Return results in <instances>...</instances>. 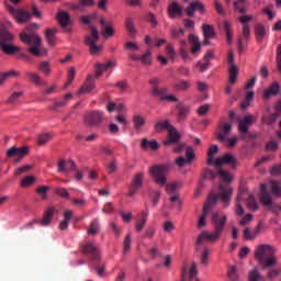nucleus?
Segmentation results:
<instances>
[{"instance_id": "nucleus-31", "label": "nucleus", "mask_w": 281, "mask_h": 281, "mask_svg": "<svg viewBox=\"0 0 281 281\" xmlns=\"http://www.w3.org/2000/svg\"><path fill=\"white\" fill-rule=\"evenodd\" d=\"M238 80V66L232 65L228 69V82L229 85H236Z\"/></svg>"}, {"instance_id": "nucleus-50", "label": "nucleus", "mask_w": 281, "mask_h": 281, "mask_svg": "<svg viewBox=\"0 0 281 281\" xmlns=\"http://www.w3.org/2000/svg\"><path fill=\"white\" fill-rule=\"evenodd\" d=\"M246 205L247 207H249V210H252L254 212H256V210H258V202H256V198L254 196V194H250L247 200H246Z\"/></svg>"}, {"instance_id": "nucleus-13", "label": "nucleus", "mask_w": 281, "mask_h": 281, "mask_svg": "<svg viewBox=\"0 0 281 281\" xmlns=\"http://www.w3.org/2000/svg\"><path fill=\"white\" fill-rule=\"evenodd\" d=\"M184 12L188 14V16L192 18L194 16L195 12H200V14L205 13V5H203V2L196 0L189 3Z\"/></svg>"}, {"instance_id": "nucleus-33", "label": "nucleus", "mask_w": 281, "mask_h": 281, "mask_svg": "<svg viewBox=\"0 0 281 281\" xmlns=\"http://www.w3.org/2000/svg\"><path fill=\"white\" fill-rule=\"evenodd\" d=\"M148 222V209L147 212H142V218L137 220L136 225H135V229L136 232H142V229H144V227L146 226V223Z\"/></svg>"}, {"instance_id": "nucleus-59", "label": "nucleus", "mask_w": 281, "mask_h": 281, "mask_svg": "<svg viewBox=\"0 0 281 281\" xmlns=\"http://www.w3.org/2000/svg\"><path fill=\"white\" fill-rule=\"evenodd\" d=\"M159 199H161V191L155 190L151 192V202L154 207H157L159 205Z\"/></svg>"}, {"instance_id": "nucleus-45", "label": "nucleus", "mask_w": 281, "mask_h": 281, "mask_svg": "<svg viewBox=\"0 0 281 281\" xmlns=\"http://www.w3.org/2000/svg\"><path fill=\"white\" fill-rule=\"evenodd\" d=\"M148 256L151 260H157V258H161V251H159V246L156 244L154 247L147 250Z\"/></svg>"}, {"instance_id": "nucleus-14", "label": "nucleus", "mask_w": 281, "mask_h": 281, "mask_svg": "<svg viewBox=\"0 0 281 281\" xmlns=\"http://www.w3.org/2000/svg\"><path fill=\"white\" fill-rule=\"evenodd\" d=\"M229 133H232V124H221L216 133V139H218V142H225Z\"/></svg>"}, {"instance_id": "nucleus-17", "label": "nucleus", "mask_w": 281, "mask_h": 281, "mask_svg": "<svg viewBox=\"0 0 281 281\" xmlns=\"http://www.w3.org/2000/svg\"><path fill=\"white\" fill-rule=\"evenodd\" d=\"M260 201L266 207H271L273 205V196L267 191V186L265 184H261Z\"/></svg>"}, {"instance_id": "nucleus-54", "label": "nucleus", "mask_w": 281, "mask_h": 281, "mask_svg": "<svg viewBox=\"0 0 281 281\" xmlns=\"http://www.w3.org/2000/svg\"><path fill=\"white\" fill-rule=\"evenodd\" d=\"M36 178L34 176H26L21 180L22 188H30V186H34Z\"/></svg>"}, {"instance_id": "nucleus-9", "label": "nucleus", "mask_w": 281, "mask_h": 281, "mask_svg": "<svg viewBox=\"0 0 281 281\" xmlns=\"http://www.w3.org/2000/svg\"><path fill=\"white\" fill-rule=\"evenodd\" d=\"M181 140V134L177 131V127L172 126L169 127L167 131V138L162 142L165 146H172L173 144H179Z\"/></svg>"}, {"instance_id": "nucleus-55", "label": "nucleus", "mask_w": 281, "mask_h": 281, "mask_svg": "<svg viewBox=\"0 0 281 281\" xmlns=\"http://www.w3.org/2000/svg\"><path fill=\"white\" fill-rule=\"evenodd\" d=\"M50 140H52V134L44 133L37 137L38 146H45V144H47Z\"/></svg>"}, {"instance_id": "nucleus-40", "label": "nucleus", "mask_w": 281, "mask_h": 281, "mask_svg": "<svg viewBox=\"0 0 281 281\" xmlns=\"http://www.w3.org/2000/svg\"><path fill=\"white\" fill-rule=\"evenodd\" d=\"M25 76L29 77L31 79V82H34V85L45 86V81L38 76V74L29 71L25 72Z\"/></svg>"}, {"instance_id": "nucleus-51", "label": "nucleus", "mask_w": 281, "mask_h": 281, "mask_svg": "<svg viewBox=\"0 0 281 281\" xmlns=\"http://www.w3.org/2000/svg\"><path fill=\"white\" fill-rule=\"evenodd\" d=\"M255 34L258 38V41H262L265 38L267 31L265 30V26L262 24H257L255 26Z\"/></svg>"}, {"instance_id": "nucleus-57", "label": "nucleus", "mask_w": 281, "mask_h": 281, "mask_svg": "<svg viewBox=\"0 0 281 281\" xmlns=\"http://www.w3.org/2000/svg\"><path fill=\"white\" fill-rule=\"evenodd\" d=\"M133 243V238L131 235H127L123 243V255L126 256L127 251H131V244Z\"/></svg>"}, {"instance_id": "nucleus-24", "label": "nucleus", "mask_w": 281, "mask_h": 281, "mask_svg": "<svg viewBox=\"0 0 281 281\" xmlns=\"http://www.w3.org/2000/svg\"><path fill=\"white\" fill-rule=\"evenodd\" d=\"M114 65L115 64H113V61H108L106 64L97 63V65H95L97 78H100V76H102V74H104V71H108V69H111V67H113Z\"/></svg>"}, {"instance_id": "nucleus-47", "label": "nucleus", "mask_w": 281, "mask_h": 281, "mask_svg": "<svg viewBox=\"0 0 281 281\" xmlns=\"http://www.w3.org/2000/svg\"><path fill=\"white\" fill-rule=\"evenodd\" d=\"M30 151V148L27 147H16V150H15V164H19V161H21V159H23V157H25L27 155V153Z\"/></svg>"}, {"instance_id": "nucleus-20", "label": "nucleus", "mask_w": 281, "mask_h": 281, "mask_svg": "<svg viewBox=\"0 0 281 281\" xmlns=\"http://www.w3.org/2000/svg\"><path fill=\"white\" fill-rule=\"evenodd\" d=\"M93 89H95V81H93V75H89L86 83L79 90V95H82V93H91Z\"/></svg>"}, {"instance_id": "nucleus-32", "label": "nucleus", "mask_w": 281, "mask_h": 281, "mask_svg": "<svg viewBox=\"0 0 281 281\" xmlns=\"http://www.w3.org/2000/svg\"><path fill=\"white\" fill-rule=\"evenodd\" d=\"M131 186L139 190L144 186V172L138 171L135 173Z\"/></svg>"}, {"instance_id": "nucleus-27", "label": "nucleus", "mask_w": 281, "mask_h": 281, "mask_svg": "<svg viewBox=\"0 0 281 281\" xmlns=\"http://www.w3.org/2000/svg\"><path fill=\"white\" fill-rule=\"evenodd\" d=\"M133 124H134V128L135 131H142V128H144V126L146 125V117L136 114L132 117Z\"/></svg>"}, {"instance_id": "nucleus-58", "label": "nucleus", "mask_w": 281, "mask_h": 281, "mask_svg": "<svg viewBox=\"0 0 281 281\" xmlns=\"http://www.w3.org/2000/svg\"><path fill=\"white\" fill-rule=\"evenodd\" d=\"M186 157L188 164H192V160L195 159L196 156L194 155V148L192 146L187 147Z\"/></svg>"}, {"instance_id": "nucleus-56", "label": "nucleus", "mask_w": 281, "mask_h": 281, "mask_svg": "<svg viewBox=\"0 0 281 281\" xmlns=\"http://www.w3.org/2000/svg\"><path fill=\"white\" fill-rule=\"evenodd\" d=\"M38 69L44 74V76H49L52 74L49 61H42L38 66Z\"/></svg>"}, {"instance_id": "nucleus-4", "label": "nucleus", "mask_w": 281, "mask_h": 281, "mask_svg": "<svg viewBox=\"0 0 281 281\" xmlns=\"http://www.w3.org/2000/svg\"><path fill=\"white\" fill-rule=\"evenodd\" d=\"M20 40L22 43L29 46L27 52L33 56H41V45H43V40L36 33H21Z\"/></svg>"}, {"instance_id": "nucleus-38", "label": "nucleus", "mask_w": 281, "mask_h": 281, "mask_svg": "<svg viewBox=\"0 0 281 281\" xmlns=\"http://www.w3.org/2000/svg\"><path fill=\"white\" fill-rule=\"evenodd\" d=\"M74 216V212L72 211H65L64 213V221H61V223L59 224V228L60 229H67V227H69V221H71Z\"/></svg>"}, {"instance_id": "nucleus-44", "label": "nucleus", "mask_w": 281, "mask_h": 281, "mask_svg": "<svg viewBox=\"0 0 281 281\" xmlns=\"http://www.w3.org/2000/svg\"><path fill=\"white\" fill-rule=\"evenodd\" d=\"M224 32L226 34V43H228V45H232V22L229 21H224Z\"/></svg>"}, {"instance_id": "nucleus-3", "label": "nucleus", "mask_w": 281, "mask_h": 281, "mask_svg": "<svg viewBox=\"0 0 281 281\" xmlns=\"http://www.w3.org/2000/svg\"><path fill=\"white\" fill-rule=\"evenodd\" d=\"M255 258L263 269H271L278 265L276 248L271 245H260L255 251Z\"/></svg>"}, {"instance_id": "nucleus-37", "label": "nucleus", "mask_w": 281, "mask_h": 281, "mask_svg": "<svg viewBox=\"0 0 281 281\" xmlns=\"http://www.w3.org/2000/svg\"><path fill=\"white\" fill-rule=\"evenodd\" d=\"M98 19V12H93L88 15H81L79 18V23H82L83 25H91L92 21H95Z\"/></svg>"}, {"instance_id": "nucleus-53", "label": "nucleus", "mask_w": 281, "mask_h": 281, "mask_svg": "<svg viewBox=\"0 0 281 281\" xmlns=\"http://www.w3.org/2000/svg\"><path fill=\"white\" fill-rule=\"evenodd\" d=\"M177 109L179 111L180 120H183V119L188 117V113H190V106L178 104Z\"/></svg>"}, {"instance_id": "nucleus-18", "label": "nucleus", "mask_w": 281, "mask_h": 281, "mask_svg": "<svg viewBox=\"0 0 281 281\" xmlns=\"http://www.w3.org/2000/svg\"><path fill=\"white\" fill-rule=\"evenodd\" d=\"M252 124H254V116L246 115L238 124L239 133H244V135H247V133H249V126H251Z\"/></svg>"}, {"instance_id": "nucleus-36", "label": "nucleus", "mask_w": 281, "mask_h": 281, "mask_svg": "<svg viewBox=\"0 0 281 281\" xmlns=\"http://www.w3.org/2000/svg\"><path fill=\"white\" fill-rule=\"evenodd\" d=\"M45 36L49 47H54L56 45V29H48Z\"/></svg>"}, {"instance_id": "nucleus-64", "label": "nucleus", "mask_w": 281, "mask_h": 281, "mask_svg": "<svg viewBox=\"0 0 281 281\" xmlns=\"http://www.w3.org/2000/svg\"><path fill=\"white\" fill-rule=\"evenodd\" d=\"M248 281H260V272H258V269H254L248 274Z\"/></svg>"}, {"instance_id": "nucleus-30", "label": "nucleus", "mask_w": 281, "mask_h": 281, "mask_svg": "<svg viewBox=\"0 0 281 281\" xmlns=\"http://www.w3.org/2000/svg\"><path fill=\"white\" fill-rule=\"evenodd\" d=\"M170 128H172V124H170V121H168V120L158 121L154 125V130L156 131V133H161L162 131H169Z\"/></svg>"}, {"instance_id": "nucleus-63", "label": "nucleus", "mask_w": 281, "mask_h": 281, "mask_svg": "<svg viewBox=\"0 0 281 281\" xmlns=\"http://www.w3.org/2000/svg\"><path fill=\"white\" fill-rule=\"evenodd\" d=\"M147 23H150L153 27H157L159 25V21H157V16H155L153 13H148L146 15Z\"/></svg>"}, {"instance_id": "nucleus-21", "label": "nucleus", "mask_w": 281, "mask_h": 281, "mask_svg": "<svg viewBox=\"0 0 281 281\" xmlns=\"http://www.w3.org/2000/svg\"><path fill=\"white\" fill-rule=\"evenodd\" d=\"M278 93H280V83L273 81L268 89L263 90V99L269 100L271 95H278Z\"/></svg>"}, {"instance_id": "nucleus-39", "label": "nucleus", "mask_w": 281, "mask_h": 281, "mask_svg": "<svg viewBox=\"0 0 281 281\" xmlns=\"http://www.w3.org/2000/svg\"><path fill=\"white\" fill-rule=\"evenodd\" d=\"M173 87L176 91H188V89L192 87V83H190V81L188 80L181 79V80H178Z\"/></svg>"}, {"instance_id": "nucleus-43", "label": "nucleus", "mask_w": 281, "mask_h": 281, "mask_svg": "<svg viewBox=\"0 0 281 281\" xmlns=\"http://www.w3.org/2000/svg\"><path fill=\"white\" fill-rule=\"evenodd\" d=\"M71 98H74V94L72 93H67L64 97V101H58V102H55L53 104V106L50 108L52 111H56V109H63V106H67V100H71Z\"/></svg>"}, {"instance_id": "nucleus-34", "label": "nucleus", "mask_w": 281, "mask_h": 281, "mask_svg": "<svg viewBox=\"0 0 281 281\" xmlns=\"http://www.w3.org/2000/svg\"><path fill=\"white\" fill-rule=\"evenodd\" d=\"M140 63L146 67H150L153 65V53L150 49H147L143 55H140Z\"/></svg>"}, {"instance_id": "nucleus-48", "label": "nucleus", "mask_w": 281, "mask_h": 281, "mask_svg": "<svg viewBox=\"0 0 281 281\" xmlns=\"http://www.w3.org/2000/svg\"><path fill=\"white\" fill-rule=\"evenodd\" d=\"M98 232H100V223L98 222V220H93L88 228V234L90 236H95Z\"/></svg>"}, {"instance_id": "nucleus-6", "label": "nucleus", "mask_w": 281, "mask_h": 281, "mask_svg": "<svg viewBox=\"0 0 281 281\" xmlns=\"http://www.w3.org/2000/svg\"><path fill=\"white\" fill-rule=\"evenodd\" d=\"M83 122L86 126H100L104 122V112L100 110L88 112L83 116Z\"/></svg>"}, {"instance_id": "nucleus-11", "label": "nucleus", "mask_w": 281, "mask_h": 281, "mask_svg": "<svg viewBox=\"0 0 281 281\" xmlns=\"http://www.w3.org/2000/svg\"><path fill=\"white\" fill-rule=\"evenodd\" d=\"M101 25V34L103 38H112L115 36V29H113V22L104 20V18H100L99 20Z\"/></svg>"}, {"instance_id": "nucleus-22", "label": "nucleus", "mask_w": 281, "mask_h": 281, "mask_svg": "<svg viewBox=\"0 0 281 281\" xmlns=\"http://www.w3.org/2000/svg\"><path fill=\"white\" fill-rule=\"evenodd\" d=\"M189 44L192 46L191 54H196L198 52H201V42L199 41V37L196 35H189Z\"/></svg>"}, {"instance_id": "nucleus-49", "label": "nucleus", "mask_w": 281, "mask_h": 281, "mask_svg": "<svg viewBox=\"0 0 281 281\" xmlns=\"http://www.w3.org/2000/svg\"><path fill=\"white\" fill-rule=\"evenodd\" d=\"M270 190L273 194V196L280 198L281 196V186L278 181H272L270 183Z\"/></svg>"}, {"instance_id": "nucleus-28", "label": "nucleus", "mask_w": 281, "mask_h": 281, "mask_svg": "<svg viewBox=\"0 0 281 281\" xmlns=\"http://www.w3.org/2000/svg\"><path fill=\"white\" fill-rule=\"evenodd\" d=\"M52 218H54V209H48L45 211L43 220H38V224L47 227L52 223Z\"/></svg>"}, {"instance_id": "nucleus-23", "label": "nucleus", "mask_w": 281, "mask_h": 281, "mask_svg": "<svg viewBox=\"0 0 281 281\" xmlns=\"http://www.w3.org/2000/svg\"><path fill=\"white\" fill-rule=\"evenodd\" d=\"M57 20L61 27H67V25L71 23V16L69 15V13H67V11H60L57 14Z\"/></svg>"}, {"instance_id": "nucleus-16", "label": "nucleus", "mask_w": 281, "mask_h": 281, "mask_svg": "<svg viewBox=\"0 0 281 281\" xmlns=\"http://www.w3.org/2000/svg\"><path fill=\"white\" fill-rule=\"evenodd\" d=\"M58 172H71L76 170V162L74 160L60 159L57 164Z\"/></svg>"}, {"instance_id": "nucleus-1", "label": "nucleus", "mask_w": 281, "mask_h": 281, "mask_svg": "<svg viewBox=\"0 0 281 281\" xmlns=\"http://www.w3.org/2000/svg\"><path fill=\"white\" fill-rule=\"evenodd\" d=\"M218 193H211L207 196V200L204 203L202 215L199 217L198 221V227H205V218H207V214L210 210H212V205H215V203H218V200L221 199L224 207H229V203L232 201V187H225L223 184L218 186Z\"/></svg>"}, {"instance_id": "nucleus-12", "label": "nucleus", "mask_w": 281, "mask_h": 281, "mask_svg": "<svg viewBox=\"0 0 281 281\" xmlns=\"http://www.w3.org/2000/svg\"><path fill=\"white\" fill-rule=\"evenodd\" d=\"M224 164H229L232 168H236L238 166V159H236L232 154H225L221 158L215 159L214 166H216V168H221Z\"/></svg>"}, {"instance_id": "nucleus-62", "label": "nucleus", "mask_w": 281, "mask_h": 281, "mask_svg": "<svg viewBox=\"0 0 281 281\" xmlns=\"http://www.w3.org/2000/svg\"><path fill=\"white\" fill-rule=\"evenodd\" d=\"M280 273H281V266L277 267L276 269L269 268L268 278L269 280H273V278H278Z\"/></svg>"}, {"instance_id": "nucleus-52", "label": "nucleus", "mask_w": 281, "mask_h": 281, "mask_svg": "<svg viewBox=\"0 0 281 281\" xmlns=\"http://www.w3.org/2000/svg\"><path fill=\"white\" fill-rule=\"evenodd\" d=\"M245 3H247V0H237L234 2V8L237 10L240 14H245L247 12V8H245Z\"/></svg>"}, {"instance_id": "nucleus-42", "label": "nucleus", "mask_w": 281, "mask_h": 281, "mask_svg": "<svg viewBox=\"0 0 281 281\" xmlns=\"http://www.w3.org/2000/svg\"><path fill=\"white\" fill-rule=\"evenodd\" d=\"M218 177V171H214L210 168H205L202 173V179H206L207 181H214Z\"/></svg>"}, {"instance_id": "nucleus-46", "label": "nucleus", "mask_w": 281, "mask_h": 281, "mask_svg": "<svg viewBox=\"0 0 281 281\" xmlns=\"http://www.w3.org/2000/svg\"><path fill=\"white\" fill-rule=\"evenodd\" d=\"M202 32H203L204 38H214L215 36L214 27H212V25L210 24H204L202 26Z\"/></svg>"}, {"instance_id": "nucleus-8", "label": "nucleus", "mask_w": 281, "mask_h": 281, "mask_svg": "<svg viewBox=\"0 0 281 281\" xmlns=\"http://www.w3.org/2000/svg\"><path fill=\"white\" fill-rule=\"evenodd\" d=\"M7 8L10 14L15 19L18 23H25L26 21H30L32 16L30 12L23 9H14V7L11 5H8Z\"/></svg>"}, {"instance_id": "nucleus-29", "label": "nucleus", "mask_w": 281, "mask_h": 281, "mask_svg": "<svg viewBox=\"0 0 281 281\" xmlns=\"http://www.w3.org/2000/svg\"><path fill=\"white\" fill-rule=\"evenodd\" d=\"M0 47L4 54L12 55L16 54V52H21L19 46H14L12 44H5L4 42H0Z\"/></svg>"}, {"instance_id": "nucleus-60", "label": "nucleus", "mask_w": 281, "mask_h": 281, "mask_svg": "<svg viewBox=\"0 0 281 281\" xmlns=\"http://www.w3.org/2000/svg\"><path fill=\"white\" fill-rule=\"evenodd\" d=\"M276 120H278V115L276 113L262 117L263 124H268V126H271V124H276Z\"/></svg>"}, {"instance_id": "nucleus-41", "label": "nucleus", "mask_w": 281, "mask_h": 281, "mask_svg": "<svg viewBox=\"0 0 281 281\" xmlns=\"http://www.w3.org/2000/svg\"><path fill=\"white\" fill-rule=\"evenodd\" d=\"M14 41V35H12L8 30L1 29L0 30V43H11Z\"/></svg>"}, {"instance_id": "nucleus-61", "label": "nucleus", "mask_w": 281, "mask_h": 281, "mask_svg": "<svg viewBox=\"0 0 281 281\" xmlns=\"http://www.w3.org/2000/svg\"><path fill=\"white\" fill-rule=\"evenodd\" d=\"M21 95H23V92H13L9 99L7 100V104H16V100H19V98H21Z\"/></svg>"}, {"instance_id": "nucleus-10", "label": "nucleus", "mask_w": 281, "mask_h": 281, "mask_svg": "<svg viewBox=\"0 0 281 281\" xmlns=\"http://www.w3.org/2000/svg\"><path fill=\"white\" fill-rule=\"evenodd\" d=\"M82 254L91 256L92 262H100V250L93 243H88L82 246Z\"/></svg>"}, {"instance_id": "nucleus-26", "label": "nucleus", "mask_w": 281, "mask_h": 281, "mask_svg": "<svg viewBox=\"0 0 281 281\" xmlns=\"http://www.w3.org/2000/svg\"><path fill=\"white\" fill-rule=\"evenodd\" d=\"M95 5L94 0H79L78 4H74L72 8L74 10H77L78 12H82L85 8H93Z\"/></svg>"}, {"instance_id": "nucleus-5", "label": "nucleus", "mask_w": 281, "mask_h": 281, "mask_svg": "<svg viewBox=\"0 0 281 281\" xmlns=\"http://www.w3.org/2000/svg\"><path fill=\"white\" fill-rule=\"evenodd\" d=\"M170 165H155L149 168V175L158 186H166L168 178L166 177L170 172Z\"/></svg>"}, {"instance_id": "nucleus-19", "label": "nucleus", "mask_w": 281, "mask_h": 281, "mask_svg": "<svg viewBox=\"0 0 281 281\" xmlns=\"http://www.w3.org/2000/svg\"><path fill=\"white\" fill-rule=\"evenodd\" d=\"M168 14L170 19H177V16H183V8L178 4L177 1H173L168 7Z\"/></svg>"}, {"instance_id": "nucleus-35", "label": "nucleus", "mask_w": 281, "mask_h": 281, "mask_svg": "<svg viewBox=\"0 0 281 281\" xmlns=\"http://www.w3.org/2000/svg\"><path fill=\"white\" fill-rule=\"evenodd\" d=\"M148 146L151 150H159V143L157 140H155V139L154 140H148L146 138H143L142 143H140V147L142 148H148Z\"/></svg>"}, {"instance_id": "nucleus-7", "label": "nucleus", "mask_w": 281, "mask_h": 281, "mask_svg": "<svg viewBox=\"0 0 281 281\" xmlns=\"http://www.w3.org/2000/svg\"><path fill=\"white\" fill-rule=\"evenodd\" d=\"M151 95L154 98H158L160 102H165V100H167V102H179L178 98L172 94H168V88L166 87L151 88Z\"/></svg>"}, {"instance_id": "nucleus-15", "label": "nucleus", "mask_w": 281, "mask_h": 281, "mask_svg": "<svg viewBox=\"0 0 281 281\" xmlns=\"http://www.w3.org/2000/svg\"><path fill=\"white\" fill-rule=\"evenodd\" d=\"M88 30H90V34L85 37L86 45L98 43V41H100V32H98L95 25H89Z\"/></svg>"}, {"instance_id": "nucleus-2", "label": "nucleus", "mask_w": 281, "mask_h": 281, "mask_svg": "<svg viewBox=\"0 0 281 281\" xmlns=\"http://www.w3.org/2000/svg\"><path fill=\"white\" fill-rule=\"evenodd\" d=\"M211 225H213V232L203 231L196 238V245H202L203 240L209 243H218L223 232H225V225H227V215H220L218 212L214 211L211 214Z\"/></svg>"}, {"instance_id": "nucleus-25", "label": "nucleus", "mask_w": 281, "mask_h": 281, "mask_svg": "<svg viewBox=\"0 0 281 281\" xmlns=\"http://www.w3.org/2000/svg\"><path fill=\"white\" fill-rule=\"evenodd\" d=\"M20 77H21V72L14 69L5 72H0V85H3L5 80H8V78H20Z\"/></svg>"}]
</instances>
